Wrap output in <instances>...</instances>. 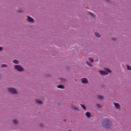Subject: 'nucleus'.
<instances>
[{
    "label": "nucleus",
    "instance_id": "nucleus-1",
    "mask_svg": "<svg viewBox=\"0 0 131 131\" xmlns=\"http://www.w3.org/2000/svg\"><path fill=\"white\" fill-rule=\"evenodd\" d=\"M102 124L103 127L106 128H110L112 127L113 125V122L110 119H104L103 121L102 122Z\"/></svg>",
    "mask_w": 131,
    "mask_h": 131
},
{
    "label": "nucleus",
    "instance_id": "nucleus-2",
    "mask_svg": "<svg viewBox=\"0 0 131 131\" xmlns=\"http://www.w3.org/2000/svg\"><path fill=\"white\" fill-rule=\"evenodd\" d=\"M99 73L101 75H108L109 73H111V71L110 69L105 68V71H99Z\"/></svg>",
    "mask_w": 131,
    "mask_h": 131
},
{
    "label": "nucleus",
    "instance_id": "nucleus-3",
    "mask_svg": "<svg viewBox=\"0 0 131 131\" xmlns=\"http://www.w3.org/2000/svg\"><path fill=\"white\" fill-rule=\"evenodd\" d=\"M14 69L15 70L17 71L18 72H23L24 71V68L21 66L20 65H15L14 66Z\"/></svg>",
    "mask_w": 131,
    "mask_h": 131
},
{
    "label": "nucleus",
    "instance_id": "nucleus-4",
    "mask_svg": "<svg viewBox=\"0 0 131 131\" xmlns=\"http://www.w3.org/2000/svg\"><path fill=\"white\" fill-rule=\"evenodd\" d=\"M8 91L9 92H10L12 94H17V90L14 88H9Z\"/></svg>",
    "mask_w": 131,
    "mask_h": 131
},
{
    "label": "nucleus",
    "instance_id": "nucleus-5",
    "mask_svg": "<svg viewBox=\"0 0 131 131\" xmlns=\"http://www.w3.org/2000/svg\"><path fill=\"white\" fill-rule=\"evenodd\" d=\"M81 82L83 84H88L89 81L87 78H82L81 80Z\"/></svg>",
    "mask_w": 131,
    "mask_h": 131
},
{
    "label": "nucleus",
    "instance_id": "nucleus-6",
    "mask_svg": "<svg viewBox=\"0 0 131 131\" xmlns=\"http://www.w3.org/2000/svg\"><path fill=\"white\" fill-rule=\"evenodd\" d=\"M114 105H115V107L117 109H120L121 106L120 105L119 103H117L116 102H114Z\"/></svg>",
    "mask_w": 131,
    "mask_h": 131
},
{
    "label": "nucleus",
    "instance_id": "nucleus-7",
    "mask_svg": "<svg viewBox=\"0 0 131 131\" xmlns=\"http://www.w3.org/2000/svg\"><path fill=\"white\" fill-rule=\"evenodd\" d=\"M85 116L88 118H90L92 117V114H91V113L90 112H89L85 113Z\"/></svg>",
    "mask_w": 131,
    "mask_h": 131
},
{
    "label": "nucleus",
    "instance_id": "nucleus-8",
    "mask_svg": "<svg viewBox=\"0 0 131 131\" xmlns=\"http://www.w3.org/2000/svg\"><path fill=\"white\" fill-rule=\"evenodd\" d=\"M28 20L29 22H32V23L34 22V19L30 17L29 16H28Z\"/></svg>",
    "mask_w": 131,
    "mask_h": 131
},
{
    "label": "nucleus",
    "instance_id": "nucleus-9",
    "mask_svg": "<svg viewBox=\"0 0 131 131\" xmlns=\"http://www.w3.org/2000/svg\"><path fill=\"white\" fill-rule=\"evenodd\" d=\"M97 98H99L100 100L104 99V97L102 95H98L97 96Z\"/></svg>",
    "mask_w": 131,
    "mask_h": 131
},
{
    "label": "nucleus",
    "instance_id": "nucleus-10",
    "mask_svg": "<svg viewBox=\"0 0 131 131\" xmlns=\"http://www.w3.org/2000/svg\"><path fill=\"white\" fill-rule=\"evenodd\" d=\"M89 15L93 17V18H96V15H95V14H94V13H91V12H89Z\"/></svg>",
    "mask_w": 131,
    "mask_h": 131
},
{
    "label": "nucleus",
    "instance_id": "nucleus-11",
    "mask_svg": "<svg viewBox=\"0 0 131 131\" xmlns=\"http://www.w3.org/2000/svg\"><path fill=\"white\" fill-rule=\"evenodd\" d=\"M36 102L38 103L39 104H43V103L42 102V101L41 100H39L38 99L36 100Z\"/></svg>",
    "mask_w": 131,
    "mask_h": 131
},
{
    "label": "nucleus",
    "instance_id": "nucleus-12",
    "mask_svg": "<svg viewBox=\"0 0 131 131\" xmlns=\"http://www.w3.org/2000/svg\"><path fill=\"white\" fill-rule=\"evenodd\" d=\"M72 109L73 110L75 111H79V108H78L76 106H73Z\"/></svg>",
    "mask_w": 131,
    "mask_h": 131
},
{
    "label": "nucleus",
    "instance_id": "nucleus-13",
    "mask_svg": "<svg viewBox=\"0 0 131 131\" xmlns=\"http://www.w3.org/2000/svg\"><path fill=\"white\" fill-rule=\"evenodd\" d=\"M57 88H58L59 89H64V86H63V85H59L58 86H57Z\"/></svg>",
    "mask_w": 131,
    "mask_h": 131
},
{
    "label": "nucleus",
    "instance_id": "nucleus-14",
    "mask_svg": "<svg viewBox=\"0 0 131 131\" xmlns=\"http://www.w3.org/2000/svg\"><path fill=\"white\" fill-rule=\"evenodd\" d=\"M13 123H14V125L17 124L18 123V121H17V119H14V120H13Z\"/></svg>",
    "mask_w": 131,
    "mask_h": 131
},
{
    "label": "nucleus",
    "instance_id": "nucleus-15",
    "mask_svg": "<svg viewBox=\"0 0 131 131\" xmlns=\"http://www.w3.org/2000/svg\"><path fill=\"white\" fill-rule=\"evenodd\" d=\"M80 106H81L82 108H83L84 110H86V108L85 105L80 104Z\"/></svg>",
    "mask_w": 131,
    "mask_h": 131
},
{
    "label": "nucleus",
    "instance_id": "nucleus-16",
    "mask_svg": "<svg viewBox=\"0 0 131 131\" xmlns=\"http://www.w3.org/2000/svg\"><path fill=\"white\" fill-rule=\"evenodd\" d=\"M13 62L14 64H18L19 63V61H18L17 60H14Z\"/></svg>",
    "mask_w": 131,
    "mask_h": 131
},
{
    "label": "nucleus",
    "instance_id": "nucleus-17",
    "mask_svg": "<svg viewBox=\"0 0 131 131\" xmlns=\"http://www.w3.org/2000/svg\"><path fill=\"white\" fill-rule=\"evenodd\" d=\"M95 36H96L97 37H100L101 36L100 34H99L98 33H95Z\"/></svg>",
    "mask_w": 131,
    "mask_h": 131
},
{
    "label": "nucleus",
    "instance_id": "nucleus-18",
    "mask_svg": "<svg viewBox=\"0 0 131 131\" xmlns=\"http://www.w3.org/2000/svg\"><path fill=\"white\" fill-rule=\"evenodd\" d=\"M89 61L92 63L94 62V59L92 58H89Z\"/></svg>",
    "mask_w": 131,
    "mask_h": 131
},
{
    "label": "nucleus",
    "instance_id": "nucleus-19",
    "mask_svg": "<svg viewBox=\"0 0 131 131\" xmlns=\"http://www.w3.org/2000/svg\"><path fill=\"white\" fill-rule=\"evenodd\" d=\"M127 68L128 70H131V66L129 65H127Z\"/></svg>",
    "mask_w": 131,
    "mask_h": 131
},
{
    "label": "nucleus",
    "instance_id": "nucleus-20",
    "mask_svg": "<svg viewBox=\"0 0 131 131\" xmlns=\"http://www.w3.org/2000/svg\"><path fill=\"white\" fill-rule=\"evenodd\" d=\"M86 63L88 64V66H89L90 67H92V63H91L90 62L88 61L86 62Z\"/></svg>",
    "mask_w": 131,
    "mask_h": 131
},
{
    "label": "nucleus",
    "instance_id": "nucleus-21",
    "mask_svg": "<svg viewBox=\"0 0 131 131\" xmlns=\"http://www.w3.org/2000/svg\"><path fill=\"white\" fill-rule=\"evenodd\" d=\"M97 106L98 108H101V105L100 104H97Z\"/></svg>",
    "mask_w": 131,
    "mask_h": 131
},
{
    "label": "nucleus",
    "instance_id": "nucleus-22",
    "mask_svg": "<svg viewBox=\"0 0 131 131\" xmlns=\"http://www.w3.org/2000/svg\"><path fill=\"white\" fill-rule=\"evenodd\" d=\"M7 67V65L6 64H2V68Z\"/></svg>",
    "mask_w": 131,
    "mask_h": 131
},
{
    "label": "nucleus",
    "instance_id": "nucleus-23",
    "mask_svg": "<svg viewBox=\"0 0 131 131\" xmlns=\"http://www.w3.org/2000/svg\"><path fill=\"white\" fill-rule=\"evenodd\" d=\"M3 48L0 47V51H3Z\"/></svg>",
    "mask_w": 131,
    "mask_h": 131
},
{
    "label": "nucleus",
    "instance_id": "nucleus-24",
    "mask_svg": "<svg viewBox=\"0 0 131 131\" xmlns=\"http://www.w3.org/2000/svg\"><path fill=\"white\" fill-rule=\"evenodd\" d=\"M105 1H106V2H107L108 3L110 2V0H105Z\"/></svg>",
    "mask_w": 131,
    "mask_h": 131
},
{
    "label": "nucleus",
    "instance_id": "nucleus-25",
    "mask_svg": "<svg viewBox=\"0 0 131 131\" xmlns=\"http://www.w3.org/2000/svg\"><path fill=\"white\" fill-rule=\"evenodd\" d=\"M115 40V38H113V40Z\"/></svg>",
    "mask_w": 131,
    "mask_h": 131
},
{
    "label": "nucleus",
    "instance_id": "nucleus-26",
    "mask_svg": "<svg viewBox=\"0 0 131 131\" xmlns=\"http://www.w3.org/2000/svg\"><path fill=\"white\" fill-rule=\"evenodd\" d=\"M68 131H71V130H68Z\"/></svg>",
    "mask_w": 131,
    "mask_h": 131
}]
</instances>
